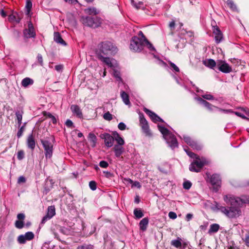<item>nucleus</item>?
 <instances>
[{
    "label": "nucleus",
    "instance_id": "nucleus-31",
    "mask_svg": "<svg viewBox=\"0 0 249 249\" xmlns=\"http://www.w3.org/2000/svg\"><path fill=\"white\" fill-rule=\"evenodd\" d=\"M112 70L113 71V76L116 78V80L119 82H122V79L121 77L119 66L117 68H115V69H113Z\"/></svg>",
    "mask_w": 249,
    "mask_h": 249
},
{
    "label": "nucleus",
    "instance_id": "nucleus-24",
    "mask_svg": "<svg viewBox=\"0 0 249 249\" xmlns=\"http://www.w3.org/2000/svg\"><path fill=\"white\" fill-rule=\"evenodd\" d=\"M197 100L201 104L203 105L204 106H205L206 107H207L210 110H212L213 107L216 108V109H218L216 107L213 106L210 103H209L207 101H205V100L202 99L201 98H198Z\"/></svg>",
    "mask_w": 249,
    "mask_h": 249
},
{
    "label": "nucleus",
    "instance_id": "nucleus-47",
    "mask_svg": "<svg viewBox=\"0 0 249 249\" xmlns=\"http://www.w3.org/2000/svg\"><path fill=\"white\" fill-rule=\"evenodd\" d=\"M16 115L18 121V125L20 126L21 124V121L22 119V115L19 111L16 112Z\"/></svg>",
    "mask_w": 249,
    "mask_h": 249
},
{
    "label": "nucleus",
    "instance_id": "nucleus-58",
    "mask_svg": "<svg viewBox=\"0 0 249 249\" xmlns=\"http://www.w3.org/2000/svg\"><path fill=\"white\" fill-rule=\"evenodd\" d=\"M118 128L121 130H124L126 128V125L123 122H121L118 124Z\"/></svg>",
    "mask_w": 249,
    "mask_h": 249
},
{
    "label": "nucleus",
    "instance_id": "nucleus-55",
    "mask_svg": "<svg viewBox=\"0 0 249 249\" xmlns=\"http://www.w3.org/2000/svg\"><path fill=\"white\" fill-rule=\"evenodd\" d=\"M24 130V126L23 125L18 130V133H17V136L18 138H20L22 135V133Z\"/></svg>",
    "mask_w": 249,
    "mask_h": 249
},
{
    "label": "nucleus",
    "instance_id": "nucleus-45",
    "mask_svg": "<svg viewBox=\"0 0 249 249\" xmlns=\"http://www.w3.org/2000/svg\"><path fill=\"white\" fill-rule=\"evenodd\" d=\"M131 4L137 9H140L141 6L143 4V3L141 1L137 3L134 0H131Z\"/></svg>",
    "mask_w": 249,
    "mask_h": 249
},
{
    "label": "nucleus",
    "instance_id": "nucleus-19",
    "mask_svg": "<svg viewBox=\"0 0 249 249\" xmlns=\"http://www.w3.org/2000/svg\"><path fill=\"white\" fill-rule=\"evenodd\" d=\"M53 40L57 43L60 44L62 45L66 46L67 45L66 42L63 39V38L61 37V36L58 32L54 33Z\"/></svg>",
    "mask_w": 249,
    "mask_h": 249
},
{
    "label": "nucleus",
    "instance_id": "nucleus-41",
    "mask_svg": "<svg viewBox=\"0 0 249 249\" xmlns=\"http://www.w3.org/2000/svg\"><path fill=\"white\" fill-rule=\"evenodd\" d=\"M17 15V14L16 13H13L12 14L9 15L8 17V20L11 22H12L14 21H16L17 22H19L20 19H18V20L16 19V15Z\"/></svg>",
    "mask_w": 249,
    "mask_h": 249
},
{
    "label": "nucleus",
    "instance_id": "nucleus-20",
    "mask_svg": "<svg viewBox=\"0 0 249 249\" xmlns=\"http://www.w3.org/2000/svg\"><path fill=\"white\" fill-rule=\"evenodd\" d=\"M114 136V140H115L117 143V144L115 145H123L124 144V139L120 136V135L117 132L115 131L113 133Z\"/></svg>",
    "mask_w": 249,
    "mask_h": 249
},
{
    "label": "nucleus",
    "instance_id": "nucleus-13",
    "mask_svg": "<svg viewBox=\"0 0 249 249\" xmlns=\"http://www.w3.org/2000/svg\"><path fill=\"white\" fill-rule=\"evenodd\" d=\"M144 111L150 117L152 121L154 123L157 122H163V121L159 116H158L155 113L150 110L149 109L144 107L143 109Z\"/></svg>",
    "mask_w": 249,
    "mask_h": 249
},
{
    "label": "nucleus",
    "instance_id": "nucleus-1",
    "mask_svg": "<svg viewBox=\"0 0 249 249\" xmlns=\"http://www.w3.org/2000/svg\"><path fill=\"white\" fill-rule=\"evenodd\" d=\"M223 200L230 206H222L215 202V208L231 219L236 218L241 215V208L247 202L249 203V198L245 199L231 194L224 195Z\"/></svg>",
    "mask_w": 249,
    "mask_h": 249
},
{
    "label": "nucleus",
    "instance_id": "nucleus-22",
    "mask_svg": "<svg viewBox=\"0 0 249 249\" xmlns=\"http://www.w3.org/2000/svg\"><path fill=\"white\" fill-rule=\"evenodd\" d=\"M113 150L116 157H120L124 151V148L121 145H114Z\"/></svg>",
    "mask_w": 249,
    "mask_h": 249
},
{
    "label": "nucleus",
    "instance_id": "nucleus-11",
    "mask_svg": "<svg viewBox=\"0 0 249 249\" xmlns=\"http://www.w3.org/2000/svg\"><path fill=\"white\" fill-rule=\"evenodd\" d=\"M34 238V234L31 231H28L25 234H21L18 237V241L19 244H25L27 240H31Z\"/></svg>",
    "mask_w": 249,
    "mask_h": 249
},
{
    "label": "nucleus",
    "instance_id": "nucleus-28",
    "mask_svg": "<svg viewBox=\"0 0 249 249\" xmlns=\"http://www.w3.org/2000/svg\"><path fill=\"white\" fill-rule=\"evenodd\" d=\"M89 140L90 142L91 146L94 147L97 143V138L92 133H89L88 136Z\"/></svg>",
    "mask_w": 249,
    "mask_h": 249
},
{
    "label": "nucleus",
    "instance_id": "nucleus-26",
    "mask_svg": "<svg viewBox=\"0 0 249 249\" xmlns=\"http://www.w3.org/2000/svg\"><path fill=\"white\" fill-rule=\"evenodd\" d=\"M203 64L207 67L211 69H213V68L215 67L216 65H217V62L216 63L213 59H209L204 61Z\"/></svg>",
    "mask_w": 249,
    "mask_h": 249
},
{
    "label": "nucleus",
    "instance_id": "nucleus-23",
    "mask_svg": "<svg viewBox=\"0 0 249 249\" xmlns=\"http://www.w3.org/2000/svg\"><path fill=\"white\" fill-rule=\"evenodd\" d=\"M64 230L60 229L59 226L55 225L53 227L51 228V231L54 235V237L58 239V232L57 231H60L61 232H64Z\"/></svg>",
    "mask_w": 249,
    "mask_h": 249
},
{
    "label": "nucleus",
    "instance_id": "nucleus-27",
    "mask_svg": "<svg viewBox=\"0 0 249 249\" xmlns=\"http://www.w3.org/2000/svg\"><path fill=\"white\" fill-rule=\"evenodd\" d=\"M121 97L124 102V103L126 105H130V102L129 101V98L128 94H127L124 91H121Z\"/></svg>",
    "mask_w": 249,
    "mask_h": 249
},
{
    "label": "nucleus",
    "instance_id": "nucleus-60",
    "mask_svg": "<svg viewBox=\"0 0 249 249\" xmlns=\"http://www.w3.org/2000/svg\"><path fill=\"white\" fill-rule=\"evenodd\" d=\"M65 124L68 127H74L73 124L72 122L70 120H69V119L67 120L65 123Z\"/></svg>",
    "mask_w": 249,
    "mask_h": 249
},
{
    "label": "nucleus",
    "instance_id": "nucleus-30",
    "mask_svg": "<svg viewBox=\"0 0 249 249\" xmlns=\"http://www.w3.org/2000/svg\"><path fill=\"white\" fill-rule=\"evenodd\" d=\"M55 215V208L54 205L48 207V219L52 218Z\"/></svg>",
    "mask_w": 249,
    "mask_h": 249
},
{
    "label": "nucleus",
    "instance_id": "nucleus-15",
    "mask_svg": "<svg viewBox=\"0 0 249 249\" xmlns=\"http://www.w3.org/2000/svg\"><path fill=\"white\" fill-rule=\"evenodd\" d=\"M210 181L212 185L219 187L221 182L220 176L216 174H213L210 178Z\"/></svg>",
    "mask_w": 249,
    "mask_h": 249
},
{
    "label": "nucleus",
    "instance_id": "nucleus-33",
    "mask_svg": "<svg viewBox=\"0 0 249 249\" xmlns=\"http://www.w3.org/2000/svg\"><path fill=\"white\" fill-rule=\"evenodd\" d=\"M33 83V80L28 77L24 78L21 81V85L24 87H27L29 85H32Z\"/></svg>",
    "mask_w": 249,
    "mask_h": 249
},
{
    "label": "nucleus",
    "instance_id": "nucleus-32",
    "mask_svg": "<svg viewBox=\"0 0 249 249\" xmlns=\"http://www.w3.org/2000/svg\"><path fill=\"white\" fill-rule=\"evenodd\" d=\"M182 239L180 237H178L176 239L173 240L171 242V245L176 248H180L181 245Z\"/></svg>",
    "mask_w": 249,
    "mask_h": 249
},
{
    "label": "nucleus",
    "instance_id": "nucleus-53",
    "mask_svg": "<svg viewBox=\"0 0 249 249\" xmlns=\"http://www.w3.org/2000/svg\"><path fill=\"white\" fill-rule=\"evenodd\" d=\"M24 157V153L23 151L20 150L18 152L17 157L18 160H22V159H23Z\"/></svg>",
    "mask_w": 249,
    "mask_h": 249
},
{
    "label": "nucleus",
    "instance_id": "nucleus-25",
    "mask_svg": "<svg viewBox=\"0 0 249 249\" xmlns=\"http://www.w3.org/2000/svg\"><path fill=\"white\" fill-rule=\"evenodd\" d=\"M85 12L89 15H96L100 13V11L94 7H90L85 9Z\"/></svg>",
    "mask_w": 249,
    "mask_h": 249
},
{
    "label": "nucleus",
    "instance_id": "nucleus-3",
    "mask_svg": "<svg viewBox=\"0 0 249 249\" xmlns=\"http://www.w3.org/2000/svg\"><path fill=\"white\" fill-rule=\"evenodd\" d=\"M99 50L97 54L101 53L103 55H112L116 53L117 48L109 41H104L98 45Z\"/></svg>",
    "mask_w": 249,
    "mask_h": 249
},
{
    "label": "nucleus",
    "instance_id": "nucleus-29",
    "mask_svg": "<svg viewBox=\"0 0 249 249\" xmlns=\"http://www.w3.org/2000/svg\"><path fill=\"white\" fill-rule=\"evenodd\" d=\"M220 228V226L218 224H213L210 225V229L208 231V233L211 234L213 233L217 232Z\"/></svg>",
    "mask_w": 249,
    "mask_h": 249
},
{
    "label": "nucleus",
    "instance_id": "nucleus-39",
    "mask_svg": "<svg viewBox=\"0 0 249 249\" xmlns=\"http://www.w3.org/2000/svg\"><path fill=\"white\" fill-rule=\"evenodd\" d=\"M194 149H196V150H199L202 149V146L197 143L196 142L194 141L190 145Z\"/></svg>",
    "mask_w": 249,
    "mask_h": 249
},
{
    "label": "nucleus",
    "instance_id": "nucleus-9",
    "mask_svg": "<svg viewBox=\"0 0 249 249\" xmlns=\"http://www.w3.org/2000/svg\"><path fill=\"white\" fill-rule=\"evenodd\" d=\"M217 67L218 70L223 73H230L232 71L231 67L224 61L218 60Z\"/></svg>",
    "mask_w": 249,
    "mask_h": 249
},
{
    "label": "nucleus",
    "instance_id": "nucleus-44",
    "mask_svg": "<svg viewBox=\"0 0 249 249\" xmlns=\"http://www.w3.org/2000/svg\"><path fill=\"white\" fill-rule=\"evenodd\" d=\"M24 226V222L22 220H17L15 222V227L19 229H22Z\"/></svg>",
    "mask_w": 249,
    "mask_h": 249
},
{
    "label": "nucleus",
    "instance_id": "nucleus-48",
    "mask_svg": "<svg viewBox=\"0 0 249 249\" xmlns=\"http://www.w3.org/2000/svg\"><path fill=\"white\" fill-rule=\"evenodd\" d=\"M103 118L106 120L110 121L112 119V115L108 111L104 114Z\"/></svg>",
    "mask_w": 249,
    "mask_h": 249
},
{
    "label": "nucleus",
    "instance_id": "nucleus-54",
    "mask_svg": "<svg viewBox=\"0 0 249 249\" xmlns=\"http://www.w3.org/2000/svg\"><path fill=\"white\" fill-rule=\"evenodd\" d=\"M41 142L45 150V155L47 157V142L45 140L41 139Z\"/></svg>",
    "mask_w": 249,
    "mask_h": 249
},
{
    "label": "nucleus",
    "instance_id": "nucleus-8",
    "mask_svg": "<svg viewBox=\"0 0 249 249\" xmlns=\"http://www.w3.org/2000/svg\"><path fill=\"white\" fill-rule=\"evenodd\" d=\"M139 118L140 125L142 128V132L146 136H151L152 133L149 129L148 122L145 119L144 115L142 114H140L139 115Z\"/></svg>",
    "mask_w": 249,
    "mask_h": 249
},
{
    "label": "nucleus",
    "instance_id": "nucleus-17",
    "mask_svg": "<svg viewBox=\"0 0 249 249\" xmlns=\"http://www.w3.org/2000/svg\"><path fill=\"white\" fill-rule=\"evenodd\" d=\"M49 143L48 142V157L51 158L53 154V144L55 143V139L53 136H51L49 138Z\"/></svg>",
    "mask_w": 249,
    "mask_h": 249
},
{
    "label": "nucleus",
    "instance_id": "nucleus-2",
    "mask_svg": "<svg viewBox=\"0 0 249 249\" xmlns=\"http://www.w3.org/2000/svg\"><path fill=\"white\" fill-rule=\"evenodd\" d=\"M158 126L159 130L163 135V137L168 145L173 149L177 147L178 143L175 135L165 127L160 125H158Z\"/></svg>",
    "mask_w": 249,
    "mask_h": 249
},
{
    "label": "nucleus",
    "instance_id": "nucleus-64",
    "mask_svg": "<svg viewBox=\"0 0 249 249\" xmlns=\"http://www.w3.org/2000/svg\"><path fill=\"white\" fill-rule=\"evenodd\" d=\"M55 70L57 71H60L63 69V66L61 65H56L54 67Z\"/></svg>",
    "mask_w": 249,
    "mask_h": 249
},
{
    "label": "nucleus",
    "instance_id": "nucleus-5",
    "mask_svg": "<svg viewBox=\"0 0 249 249\" xmlns=\"http://www.w3.org/2000/svg\"><path fill=\"white\" fill-rule=\"evenodd\" d=\"M143 39L134 36H133L130 42V49L136 52H140L144 48Z\"/></svg>",
    "mask_w": 249,
    "mask_h": 249
},
{
    "label": "nucleus",
    "instance_id": "nucleus-50",
    "mask_svg": "<svg viewBox=\"0 0 249 249\" xmlns=\"http://www.w3.org/2000/svg\"><path fill=\"white\" fill-rule=\"evenodd\" d=\"M89 186L91 190L94 191L96 189V183L94 181H90L89 182Z\"/></svg>",
    "mask_w": 249,
    "mask_h": 249
},
{
    "label": "nucleus",
    "instance_id": "nucleus-61",
    "mask_svg": "<svg viewBox=\"0 0 249 249\" xmlns=\"http://www.w3.org/2000/svg\"><path fill=\"white\" fill-rule=\"evenodd\" d=\"M233 113L235 114L237 116L242 118V119L248 120V118L247 117H246L244 115L239 112H234Z\"/></svg>",
    "mask_w": 249,
    "mask_h": 249
},
{
    "label": "nucleus",
    "instance_id": "nucleus-6",
    "mask_svg": "<svg viewBox=\"0 0 249 249\" xmlns=\"http://www.w3.org/2000/svg\"><path fill=\"white\" fill-rule=\"evenodd\" d=\"M206 163V160L199 156L190 164L189 170L192 172H199Z\"/></svg>",
    "mask_w": 249,
    "mask_h": 249
},
{
    "label": "nucleus",
    "instance_id": "nucleus-51",
    "mask_svg": "<svg viewBox=\"0 0 249 249\" xmlns=\"http://www.w3.org/2000/svg\"><path fill=\"white\" fill-rule=\"evenodd\" d=\"M242 239L246 246L249 247V234L248 233L245 234V236Z\"/></svg>",
    "mask_w": 249,
    "mask_h": 249
},
{
    "label": "nucleus",
    "instance_id": "nucleus-38",
    "mask_svg": "<svg viewBox=\"0 0 249 249\" xmlns=\"http://www.w3.org/2000/svg\"><path fill=\"white\" fill-rule=\"evenodd\" d=\"M227 4L232 10L234 11H237V7L232 0H228Z\"/></svg>",
    "mask_w": 249,
    "mask_h": 249
},
{
    "label": "nucleus",
    "instance_id": "nucleus-40",
    "mask_svg": "<svg viewBox=\"0 0 249 249\" xmlns=\"http://www.w3.org/2000/svg\"><path fill=\"white\" fill-rule=\"evenodd\" d=\"M143 44L145 45H146L147 48L150 50V51H155V49L153 46V45L147 39H143Z\"/></svg>",
    "mask_w": 249,
    "mask_h": 249
},
{
    "label": "nucleus",
    "instance_id": "nucleus-18",
    "mask_svg": "<svg viewBox=\"0 0 249 249\" xmlns=\"http://www.w3.org/2000/svg\"><path fill=\"white\" fill-rule=\"evenodd\" d=\"M26 142L28 147L31 150H34L36 146V141L32 133L28 136Z\"/></svg>",
    "mask_w": 249,
    "mask_h": 249
},
{
    "label": "nucleus",
    "instance_id": "nucleus-49",
    "mask_svg": "<svg viewBox=\"0 0 249 249\" xmlns=\"http://www.w3.org/2000/svg\"><path fill=\"white\" fill-rule=\"evenodd\" d=\"M185 151H186V153L187 154V155L191 158H193V159H197V158L199 157V156L196 155V154L192 152H190V151H187V150L185 149Z\"/></svg>",
    "mask_w": 249,
    "mask_h": 249
},
{
    "label": "nucleus",
    "instance_id": "nucleus-37",
    "mask_svg": "<svg viewBox=\"0 0 249 249\" xmlns=\"http://www.w3.org/2000/svg\"><path fill=\"white\" fill-rule=\"evenodd\" d=\"M134 214L136 218L140 219L143 217V213L141 209H135L134 210Z\"/></svg>",
    "mask_w": 249,
    "mask_h": 249
},
{
    "label": "nucleus",
    "instance_id": "nucleus-46",
    "mask_svg": "<svg viewBox=\"0 0 249 249\" xmlns=\"http://www.w3.org/2000/svg\"><path fill=\"white\" fill-rule=\"evenodd\" d=\"M48 119H50L51 120V121H52V122L53 123V124H56L57 123L56 118L54 116H53L52 114H51L50 113H48Z\"/></svg>",
    "mask_w": 249,
    "mask_h": 249
},
{
    "label": "nucleus",
    "instance_id": "nucleus-10",
    "mask_svg": "<svg viewBox=\"0 0 249 249\" xmlns=\"http://www.w3.org/2000/svg\"><path fill=\"white\" fill-rule=\"evenodd\" d=\"M100 137L104 140L105 144L107 147H111L114 144V136H112L108 133L101 134Z\"/></svg>",
    "mask_w": 249,
    "mask_h": 249
},
{
    "label": "nucleus",
    "instance_id": "nucleus-59",
    "mask_svg": "<svg viewBox=\"0 0 249 249\" xmlns=\"http://www.w3.org/2000/svg\"><path fill=\"white\" fill-rule=\"evenodd\" d=\"M168 216L170 218L172 219H175L177 218V214L173 212H170L169 213Z\"/></svg>",
    "mask_w": 249,
    "mask_h": 249
},
{
    "label": "nucleus",
    "instance_id": "nucleus-35",
    "mask_svg": "<svg viewBox=\"0 0 249 249\" xmlns=\"http://www.w3.org/2000/svg\"><path fill=\"white\" fill-rule=\"evenodd\" d=\"M76 249H94V246L91 244L84 243L78 246Z\"/></svg>",
    "mask_w": 249,
    "mask_h": 249
},
{
    "label": "nucleus",
    "instance_id": "nucleus-43",
    "mask_svg": "<svg viewBox=\"0 0 249 249\" xmlns=\"http://www.w3.org/2000/svg\"><path fill=\"white\" fill-rule=\"evenodd\" d=\"M192 185V184L190 181L186 180L183 182V187L184 189L189 190L191 187Z\"/></svg>",
    "mask_w": 249,
    "mask_h": 249
},
{
    "label": "nucleus",
    "instance_id": "nucleus-4",
    "mask_svg": "<svg viewBox=\"0 0 249 249\" xmlns=\"http://www.w3.org/2000/svg\"><path fill=\"white\" fill-rule=\"evenodd\" d=\"M81 21L85 26L95 28L100 25L102 19L98 17L83 16L81 18Z\"/></svg>",
    "mask_w": 249,
    "mask_h": 249
},
{
    "label": "nucleus",
    "instance_id": "nucleus-57",
    "mask_svg": "<svg viewBox=\"0 0 249 249\" xmlns=\"http://www.w3.org/2000/svg\"><path fill=\"white\" fill-rule=\"evenodd\" d=\"M202 96L203 98L208 100H212L214 99L213 96L211 94H204Z\"/></svg>",
    "mask_w": 249,
    "mask_h": 249
},
{
    "label": "nucleus",
    "instance_id": "nucleus-14",
    "mask_svg": "<svg viewBox=\"0 0 249 249\" xmlns=\"http://www.w3.org/2000/svg\"><path fill=\"white\" fill-rule=\"evenodd\" d=\"M24 36L27 38L33 37L35 36L36 34L35 32L33 24L30 22L28 23V28L24 31Z\"/></svg>",
    "mask_w": 249,
    "mask_h": 249
},
{
    "label": "nucleus",
    "instance_id": "nucleus-56",
    "mask_svg": "<svg viewBox=\"0 0 249 249\" xmlns=\"http://www.w3.org/2000/svg\"><path fill=\"white\" fill-rule=\"evenodd\" d=\"M99 165L102 168H107L108 166V163L105 160H102L99 163Z\"/></svg>",
    "mask_w": 249,
    "mask_h": 249
},
{
    "label": "nucleus",
    "instance_id": "nucleus-42",
    "mask_svg": "<svg viewBox=\"0 0 249 249\" xmlns=\"http://www.w3.org/2000/svg\"><path fill=\"white\" fill-rule=\"evenodd\" d=\"M183 139L185 142L189 145L194 142L190 137L187 136L183 135Z\"/></svg>",
    "mask_w": 249,
    "mask_h": 249
},
{
    "label": "nucleus",
    "instance_id": "nucleus-7",
    "mask_svg": "<svg viewBox=\"0 0 249 249\" xmlns=\"http://www.w3.org/2000/svg\"><path fill=\"white\" fill-rule=\"evenodd\" d=\"M98 58L111 69L118 67V63L114 59L105 56L101 53H98Z\"/></svg>",
    "mask_w": 249,
    "mask_h": 249
},
{
    "label": "nucleus",
    "instance_id": "nucleus-16",
    "mask_svg": "<svg viewBox=\"0 0 249 249\" xmlns=\"http://www.w3.org/2000/svg\"><path fill=\"white\" fill-rule=\"evenodd\" d=\"M71 110L72 113L76 115L78 118H83V113L80 107L76 105H72L71 106Z\"/></svg>",
    "mask_w": 249,
    "mask_h": 249
},
{
    "label": "nucleus",
    "instance_id": "nucleus-34",
    "mask_svg": "<svg viewBox=\"0 0 249 249\" xmlns=\"http://www.w3.org/2000/svg\"><path fill=\"white\" fill-rule=\"evenodd\" d=\"M124 180L126 181V182L128 183L132 184V187H136L139 189L141 188V185L140 183L138 181H136L135 182H133V180L130 178H124Z\"/></svg>",
    "mask_w": 249,
    "mask_h": 249
},
{
    "label": "nucleus",
    "instance_id": "nucleus-21",
    "mask_svg": "<svg viewBox=\"0 0 249 249\" xmlns=\"http://www.w3.org/2000/svg\"><path fill=\"white\" fill-rule=\"evenodd\" d=\"M149 222V219L147 217H145L141 220L139 223L140 229L142 231H145L147 227Z\"/></svg>",
    "mask_w": 249,
    "mask_h": 249
},
{
    "label": "nucleus",
    "instance_id": "nucleus-36",
    "mask_svg": "<svg viewBox=\"0 0 249 249\" xmlns=\"http://www.w3.org/2000/svg\"><path fill=\"white\" fill-rule=\"evenodd\" d=\"M32 7V3L31 0H26V3L25 6L26 14L29 15L30 14L31 10Z\"/></svg>",
    "mask_w": 249,
    "mask_h": 249
},
{
    "label": "nucleus",
    "instance_id": "nucleus-62",
    "mask_svg": "<svg viewBox=\"0 0 249 249\" xmlns=\"http://www.w3.org/2000/svg\"><path fill=\"white\" fill-rule=\"evenodd\" d=\"M26 181L25 178L23 176H20L19 177L18 182V183H24Z\"/></svg>",
    "mask_w": 249,
    "mask_h": 249
},
{
    "label": "nucleus",
    "instance_id": "nucleus-12",
    "mask_svg": "<svg viewBox=\"0 0 249 249\" xmlns=\"http://www.w3.org/2000/svg\"><path fill=\"white\" fill-rule=\"evenodd\" d=\"M213 32L216 43H219L223 39L222 33L217 26H213Z\"/></svg>",
    "mask_w": 249,
    "mask_h": 249
},
{
    "label": "nucleus",
    "instance_id": "nucleus-52",
    "mask_svg": "<svg viewBox=\"0 0 249 249\" xmlns=\"http://www.w3.org/2000/svg\"><path fill=\"white\" fill-rule=\"evenodd\" d=\"M170 67L173 70L176 72H179V69L178 66H177L174 63H170Z\"/></svg>",
    "mask_w": 249,
    "mask_h": 249
},
{
    "label": "nucleus",
    "instance_id": "nucleus-63",
    "mask_svg": "<svg viewBox=\"0 0 249 249\" xmlns=\"http://www.w3.org/2000/svg\"><path fill=\"white\" fill-rule=\"evenodd\" d=\"M18 220H23L25 218V215L23 213H19L17 215Z\"/></svg>",
    "mask_w": 249,
    "mask_h": 249
}]
</instances>
